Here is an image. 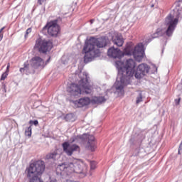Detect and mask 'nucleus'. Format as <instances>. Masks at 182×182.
I'll return each mask as SVG.
<instances>
[{
    "label": "nucleus",
    "mask_w": 182,
    "mask_h": 182,
    "mask_svg": "<svg viewBox=\"0 0 182 182\" xmlns=\"http://www.w3.org/2000/svg\"><path fill=\"white\" fill-rule=\"evenodd\" d=\"M107 46V38L106 37H101L96 38L91 37L89 40H87L85 43L82 53L84 55V62H92V59L100 56V50L96 49L95 46L98 48H105Z\"/></svg>",
    "instance_id": "f257e3e1"
},
{
    "label": "nucleus",
    "mask_w": 182,
    "mask_h": 182,
    "mask_svg": "<svg viewBox=\"0 0 182 182\" xmlns=\"http://www.w3.org/2000/svg\"><path fill=\"white\" fill-rule=\"evenodd\" d=\"M107 55L109 58H113L114 59H122L124 55L127 56L132 55L136 62H141L143 58H144V46L140 43L135 46L134 50L131 46H127L124 52L120 49L111 47L107 51Z\"/></svg>",
    "instance_id": "f03ea898"
},
{
    "label": "nucleus",
    "mask_w": 182,
    "mask_h": 182,
    "mask_svg": "<svg viewBox=\"0 0 182 182\" xmlns=\"http://www.w3.org/2000/svg\"><path fill=\"white\" fill-rule=\"evenodd\" d=\"M57 171L60 174H65V176H70V174L76 173L80 174L81 177H86L87 166L77 160H70L58 165Z\"/></svg>",
    "instance_id": "7ed1b4c3"
},
{
    "label": "nucleus",
    "mask_w": 182,
    "mask_h": 182,
    "mask_svg": "<svg viewBox=\"0 0 182 182\" xmlns=\"http://www.w3.org/2000/svg\"><path fill=\"white\" fill-rule=\"evenodd\" d=\"M84 76L79 81V85L73 83L68 87V92L70 96L73 97H79L82 93H86V95H90L93 90V87L89 85L87 80V75L85 73H80V76Z\"/></svg>",
    "instance_id": "20e7f679"
},
{
    "label": "nucleus",
    "mask_w": 182,
    "mask_h": 182,
    "mask_svg": "<svg viewBox=\"0 0 182 182\" xmlns=\"http://www.w3.org/2000/svg\"><path fill=\"white\" fill-rule=\"evenodd\" d=\"M115 65L118 69L119 73L122 75L121 83L122 85L116 87L117 90H123L124 86V80L126 77H132L134 75V68H136V62L133 59L127 60L125 63L120 60L116 61Z\"/></svg>",
    "instance_id": "39448f33"
},
{
    "label": "nucleus",
    "mask_w": 182,
    "mask_h": 182,
    "mask_svg": "<svg viewBox=\"0 0 182 182\" xmlns=\"http://www.w3.org/2000/svg\"><path fill=\"white\" fill-rule=\"evenodd\" d=\"M45 161L42 160L36 161L30 164L27 169V176L30 178L29 182H43L39 177L45 171ZM50 182H57L56 179H53Z\"/></svg>",
    "instance_id": "423d86ee"
},
{
    "label": "nucleus",
    "mask_w": 182,
    "mask_h": 182,
    "mask_svg": "<svg viewBox=\"0 0 182 182\" xmlns=\"http://www.w3.org/2000/svg\"><path fill=\"white\" fill-rule=\"evenodd\" d=\"M177 23H178V18H174V16L169 14L165 19V25L167 26L166 30L164 31L163 28H158L155 33L151 36V39H156V38H160V36H164V35H166L168 38L173 36Z\"/></svg>",
    "instance_id": "0eeeda50"
},
{
    "label": "nucleus",
    "mask_w": 182,
    "mask_h": 182,
    "mask_svg": "<svg viewBox=\"0 0 182 182\" xmlns=\"http://www.w3.org/2000/svg\"><path fill=\"white\" fill-rule=\"evenodd\" d=\"M43 32L51 38H56L60 33V26L58 24V20L48 22L43 28Z\"/></svg>",
    "instance_id": "6e6552de"
},
{
    "label": "nucleus",
    "mask_w": 182,
    "mask_h": 182,
    "mask_svg": "<svg viewBox=\"0 0 182 182\" xmlns=\"http://www.w3.org/2000/svg\"><path fill=\"white\" fill-rule=\"evenodd\" d=\"M35 46L38 49V52L46 53V52H49L53 48V44L50 41L40 38L37 39Z\"/></svg>",
    "instance_id": "1a4fd4ad"
},
{
    "label": "nucleus",
    "mask_w": 182,
    "mask_h": 182,
    "mask_svg": "<svg viewBox=\"0 0 182 182\" xmlns=\"http://www.w3.org/2000/svg\"><path fill=\"white\" fill-rule=\"evenodd\" d=\"M149 72H150V66L146 63H141L137 66L134 76L136 79H141V77H144Z\"/></svg>",
    "instance_id": "9d476101"
},
{
    "label": "nucleus",
    "mask_w": 182,
    "mask_h": 182,
    "mask_svg": "<svg viewBox=\"0 0 182 182\" xmlns=\"http://www.w3.org/2000/svg\"><path fill=\"white\" fill-rule=\"evenodd\" d=\"M62 147L64 153H65L67 156H72L75 151H80V146H79V145L70 144L68 141L63 143Z\"/></svg>",
    "instance_id": "9b49d317"
},
{
    "label": "nucleus",
    "mask_w": 182,
    "mask_h": 182,
    "mask_svg": "<svg viewBox=\"0 0 182 182\" xmlns=\"http://www.w3.org/2000/svg\"><path fill=\"white\" fill-rule=\"evenodd\" d=\"M30 65L32 68H39L40 66H43V65H45V62L42 58L35 56L30 60Z\"/></svg>",
    "instance_id": "f8f14e48"
},
{
    "label": "nucleus",
    "mask_w": 182,
    "mask_h": 182,
    "mask_svg": "<svg viewBox=\"0 0 182 182\" xmlns=\"http://www.w3.org/2000/svg\"><path fill=\"white\" fill-rule=\"evenodd\" d=\"M90 103H92V100L87 97L80 98L79 100L74 102V105L77 107H85V106H89Z\"/></svg>",
    "instance_id": "ddd939ff"
},
{
    "label": "nucleus",
    "mask_w": 182,
    "mask_h": 182,
    "mask_svg": "<svg viewBox=\"0 0 182 182\" xmlns=\"http://www.w3.org/2000/svg\"><path fill=\"white\" fill-rule=\"evenodd\" d=\"M87 147L91 151L96 150V141H95V136L93 135L88 136V145Z\"/></svg>",
    "instance_id": "4468645a"
},
{
    "label": "nucleus",
    "mask_w": 182,
    "mask_h": 182,
    "mask_svg": "<svg viewBox=\"0 0 182 182\" xmlns=\"http://www.w3.org/2000/svg\"><path fill=\"white\" fill-rule=\"evenodd\" d=\"M112 42L114 45H116L119 48L123 46V44L124 43V41L123 40V36L119 35H117L115 36V38H112Z\"/></svg>",
    "instance_id": "2eb2a0df"
},
{
    "label": "nucleus",
    "mask_w": 182,
    "mask_h": 182,
    "mask_svg": "<svg viewBox=\"0 0 182 182\" xmlns=\"http://www.w3.org/2000/svg\"><path fill=\"white\" fill-rule=\"evenodd\" d=\"M106 102V98L105 97H93L91 100V103L92 105H100Z\"/></svg>",
    "instance_id": "dca6fc26"
},
{
    "label": "nucleus",
    "mask_w": 182,
    "mask_h": 182,
    "mask_svg": "<svg viewBox=\"0 0 182 182\" xmlns=\"http://www.w3.org/2000/svg\"><path fill=\"white\" fill-rule=\"evenodd\" d=\"M58 156V152L56 151H53V152H51L50 154H48L46 156V159L47 160H50V159H56V156Z\"/></svg>",
    "instance_id": "f3484780"
},
{
    "label": "nucleus",
    "mask_w": 182,
    "mask_h": 182,
    "mask_svg": "<svg viewBox=\"0 0 182 182\" xmlns=\"http://www.w3.org/2000/svg\"><path fill=\"white\" fill-rule=\"evenodd\" d=\"M65 119L66 122H75L76 120V117L73 114H68L65 115Z\"/></svg>",
    "instance_id": "a211bd4d"
},
{
    "label": "nucleus",
    "mask_w": 182,
    "mask_h": 182,
    "mask_svg": "<svg viewBox=\"0 0 182 182\" xmlns=\"http://www.w3.org/2000/svg\"><path fill=\"white\" fill-rule=\"evenodd\" d=\"M82 139V136L77 135L74 136L70 138L71 143H78V141Z\"/></svg>",
    "instance_id": "6ab92c4d"
},
{
    "label": "nucleus",
    "mask_w": 182,
    "mask_h": 182,
    "mask_svg": "<svg viewBox=\"0 0 182 182\" xmlns=\"http://www.w3.org/2000/svg\"><path fill=\"white\" fill-rule=\"evenodd\" d=\"M25 136L31 137L32 136V127H29L25 130Z\"/></svg>",
    "instance_id": "aec40b11"
},
{
    "label": "nucleus",
    "mask_w": 182,
    "mask_h": 182,
    "mask_svg": "<svg viewBox=\"0 0 182 182\" xmlns=\"http://www.w3.org/2000/svg\"><path fill=\"white\" fill-rule=\"evenodd\" d=\"M143 102V95L140 93L139 95V97H136V105H139V103H141Z\"/></svg>",
    "instance_id": "412c9836"
},
{
    "label": "nucleus",
    "mask_w": 182,
    "mask_h": 182,
    "mask_svg": "<svg viewBox=\"0 0 182 182\" xmlns=\"http://www.w3.org/2000/svg\"><path fill=\"white\" fill-rule=\"evenodd\" d=\"M8 75H9V73L5 71L1 77L0 80H5V79H6V77H8Z\"/></svg>",
    "instance_id": "4be33fe9"
},
{
    "label": "nucleus",
    "mask_w": 182,
    "mask_h": 182,
    "mask_svg": "<svg viewBox=\"0 0 182 182\" xmlns=\"http://www.w3.org/2000/svg\"><path fill=\"white\" fill-rule=\"evenodd\" d=\"M31 32H32V28H29L26 30L25 36H24L25 39L28 38L29 33H31Z\"/></svg>",
    "instance_id": "5701e85b"
},
{
    "label": "nucleus",
    "mask_w": 182,
    "mask_h": 182,
    "mask_svg": "<svg viewBox=\"0 0 182 182\" xmlns=\"http://www.w3.org/2000/svg\"><path fill=\"white\" fill-rule=\"evenodd\" d=\"M96 166H97L96 161H91L90 163L91 170H95V168H96Z\"/></svg>",
    "instance_id": "b1692460"
},
{
    "label": "nucleus",
    "mask_w": 182,
    "mask_h": 182,
    "mask_svg": "<svg viewBox=\"0 0 182 182\" xmlns=\"http://www.w3.org/2000/svg\"><path fill=\"white\" fill-rule=\"evenodd\" d=\"M29 124H34V126H38V124H39V122H38V120H30Z\"/></svg>",
    "instance_id": "393cba45"
},
{
    "label": "nucleus",
    "mask_w": 182,
    "mask_h": 182,
    "mask_svg": "<svg viewBox=\"0 0 182 182\" xmlns=\"http://www.w3.org/2000/svg\"><path fill=\"white\" fill-rule=\"evenodd\" d=\"M180 102H181V98H178L175 100V103L178 106V105H180Z\"/></svg>",
    "instance_id": "a878e982"
},
{
    "label": "nucleus",
    "mask_w": 182,
    "mask_h": 182,
    "mask_svg": "<svg viewBox=\"0 0 182 182\" xmlns=\"http://www.w3.org/2000/svg\"><path fill=\"white\" fill-rule=\"evenodd\" d=\"M11 68V63H8L7 64V67H6V72H7V73H9V68Z\"/></svg>",
    "instance_id": "bb28decb"
},
{
    "label": "nucleus",
    "mask_w": 182,
    "mask_h": 182,
    "mask_svg": "<svg viewBox=\"0 0 182 182\" xmlns=\"http://www.w3.org/2000/svg\"><path fill=\"white\" fill-rule=\"evenodd\" d=\"M24 68L25 69H29V63H24Z\"/></svg>",
    "instance_id": "cd10ccee"
},
{
    "label": "nucleus",
    "mask_w": 182,
    "mask_h": 182,
    "mask_svg": "<svg viewBox=\"0 0 182 182\" xmlns=\"http://www.w3.org/2000/svg\"><path fill=\"white\" fill-rule=\"evenodd\" d=\"M45 1L46 0H38V4H39V5H42V4L45 2Z\"/></svg>",
    "instance_id": "c85d7f7f"
},
{
    "label": "nucleus",
    "mask_w": 182,
    "mask_h": 182,
    "mask_svg": "<svg viewBox=\"0 0 182 182\" xmlns=\"http://www.w3.org/2000/svg\"><path fill=\"white\" fill-rule=\"evenodd\" d=\"M25 68H20V72L22 73L23 72H24L25 71Z\"/></svg>",
    "instance_id": "c756f323"
},
{
    "label": "nucleus",
    "mask_w": 182,
    "mask_h": 182,
    "mask_svg": "<svg viewBox=\"0 0 182 182\" xmlns=\"http://www.w3.org/2000/svg\"><path fill=\"white\" fill-rule=\"evenodd\" d=\"M90 23H93V22H95V20L91 19V20L90 21Z\"/></svg>",
    "instance_id": "7c9ffc66"
},
{
    "label": "nucleus",
    "mask_w": 182,
    "mask_h": 182,
    "mask_svg": "<svg viewBox=\"0 0 182 182\" xmlns=\"http://www.w3.org/2000/svg\"><path fill=\"white\" fill-rule=\"evenodd\" d=\"M49 60H50V57L47 60L46 63H49Z\"/></svg>",
    "instance_id": "2f4dec72"
},
{
    "label": "nucleus",
    "mask_w": 182,
    "mask_h": 182,
    "mask_svg": "<svg viewBox=\"0 0 182 182\" xmlns=\"http://www.w3.org/2000/svg\"><path fill=\"white\" fill-rule=\"evenodd\" d=\"M178 2H182V0H178Z\"/></svg>",
    "instance_id": "473e14b6"
}]
</instances>
